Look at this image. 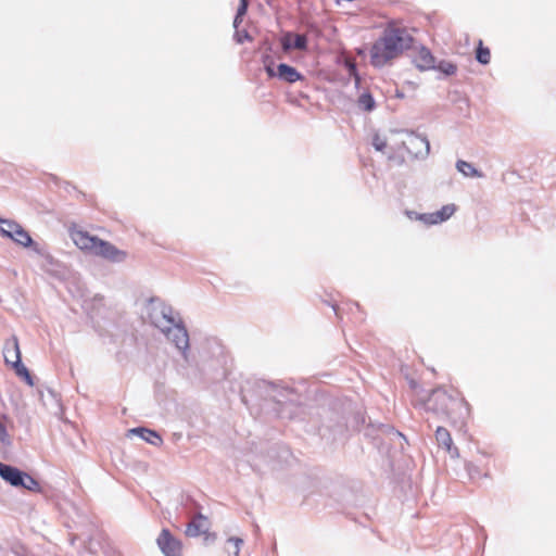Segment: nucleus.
Here are the masks:
<instances>
[{
	"instance_id": "f257e3e1",
	"label": "nucleus",
	"mask_w": 556,
	"mask_h": 556,
	"mask_svg": "<svg viewBox=\"0 0 556 556\" xmlns=\"http://www.w3.org/2000/svg\"><path fill=\"white\" fill-rule=\"evenodd\" d=\"M148 321L169 340L182 358L189 362V334L182 319L174 309L159 298H150L144 306Z\"/></svg>"
},
{
	"instance_id": "f03ea898",
	"label": "nucleus",
	"mask_w": 556,
	"mask_h": 556,
	"mask_svg": "<svg viewBox=\"0 0 556 556\" xmlns=\"http://www.w3.org/2000/svg\"><path fill=\"white\" fill-rule=\"evenodd\" d=\"M413 38L404 28L387 27L382 36L375 41L370 49V63L382 67L391 60L409 49Z\"/></svg>"
},
{
	"instance_id": "7ed1b4c3",
	"label": "nucleus",
	"mask_w": 556,
	"mask_h": 556,
	"mask_svg": "<svg viewBox=\"0 0 556 556\" xmlns=\"http://www.w3.org/2000/svg\"><path fill=\"white\" fill-rule=\"evenodd\" d=\"M427 412L443 416L452 422H463L469 415L468 403L460 397L448 394L443 388L432 390L422 404Z\"/></svg>"
},
{
	"instance_id": "20e7f679",
	"label": "nucleus",
	"mask_w": 556,
	"mask_h": 556,
	"mask_svg": "<svg viewBox=\"0 0 556 556\" xmlns=\"http://www.w3.org/2000/svg\"><path fill=\"white\" fill-rule=\"evenodd\" d=\"M70 236L75 245L88 254L113 263H122L127 257L125 251L117 249L111 242L102 240L97 236H91L88 231L73 228L70 230Z\"/></svg>"
},
{
	"instance_id": "39448f33",
	"label": "nucleus",
	"mask_w": 556,
	"mask_h": 556,
	"mask_svg": "<svg viewBox=\"0 0 556 556\" xmlns=\"http://www.w3.org/2000/svg\"><path fill=\"white\" fill-rule=\"evenodd\" d=\"M254 392L257 396L270 400L278 404L296 402V393L292 388L285 386L281 381L273 382L258 380L255 382Z\"/></svg>"
},
{
	"instance_id": "423d86ee",
	"label": "nucleus",
	"mask_w": 556,
	"mask_h": 556,
	"mask_svg": "<svg viewBox=\"0 0 556 556\" xmlns=\"http://www.w3.org/2000/svg\"><path fill=\"white\" fill-rule=\"evenodd\" d=\"M3 357L5 364L10 365L20 378L24 379L28 386H34V380L30 372L22 363L18 340L15 336H12L5 341L3 346Z\"/></svg>"
},
{
	"instance_id": "0eeeda50",
	"label": "nucleus",
	"mask_w": 556,
	"mask_h": 556,
	"mask_svg": "<svg viewBox=\"0 0 556 556\" xmlns=\"http://www.w3.org/2000/svg\"><path fill=\"white\" fill-rule=\"evenodd\" d=\"M402 144L407 153L415 159H426L430 153V142L425 136L408 132L407 139Z\"/></svg>"
},
{
	"instance_id": "6e6552de",
	"label": "nucleus",
	"mask_w": 556,
	"mask_h": 556,
	"mask_svg": "<svg viewBox=\"0 0 556 556\" xmlns=\"http://www.w3.org/2000/svg\"><path fill=\"white\" fill-rule=\"evenodd\" d=\"M156 543L164 556H181V542L177 540L168 529L161 531Z\"/></svg>"
},
{
	"instance_id": "1a4fd4ad",
	"label": "nucleus",
	"mask_w": 556,
	"mask_h": 556,
	"mask_svg": "<svg viewBox=\"0 0 556 556\" xmlns=\"http://www.w3.org/2000/svg\"><path fill=\"white\" fill-rule=\"evenodd\" d=\"M281 48L285 52L292 49L304 51L307 49V37L303 34L288 31L280 38Z\"/></svg>"
},
{
	"instance_id": "9d476101",
	"label": "nucleus",
	"mask_w": 556,
	"mask_h": 556,
	"mask_svg": "<svg viewBox=\"0 0 556 556\" xmlns=\"http://www.w3.org/2000/svg\"><path fill=\"white\" fill-rule=\"evenodd\" d=\"M210 529V521L208 519L203 516L202 514H198L194 516L191 521L187 525L186 528V535L190 538L199 536L200 534H204Z\"/></svg>"
},
{
	"instance_id": "9b49d317",
	"label": "nucleus",
	"mask_w": 556,
	"mask_h": 556,
	"mask_svg": "<svg viewBox=\"0 0 556 556\" xmlns=\"http://www.w3.org/2000/svg\"><path fill=\"white\" fill-rule=\"evenodd\" d=\"M435 440L438 445L445 448L451 457L457 458L459 456L458 448L453 445V440L447 429L438 427L435 430Z\"/></svg>"
},
{
	"instance_id": "f8f14e48",
	"label": "nucleus",
	"mask_w": 556,
	"mask_h": 556,
	"mask_svg": "<svg viewBox=\"0 0 556 556\" xmlns=\"http://www.w3.org/2000/svg\"><path fill=\"white\" fill-rule=\"evenodd\" d=\"M275 77L289 84L303 79V75L293 66L280 63L275 72Z\"/></svg>"
},
{
	"instance_id": "ddd939ff",
	"label": "nucleus",
	"mask_w": 556,
	"mask_h": 556,
	"mask_svg": "<svg viewBox=\"0 0 556 556\" xmlns=\"http://www.w3.org/2000/svg\"><path fill=\"white\" fill-rule=\"evenodd\" d=\"M22 475L23 471L16 467L0 463V477L12 486H20V484H23Z\"/></svg>"
},
{
	"instance_id": "4468645a",
	"label": "nucleus",
	"mask_w": 556,
	"mask_h": 556,
	"mask_svg": "<svg viewBox=\"0 0 556 556\" xmlns=\"http://www.w3.org/2000/svg\"><path fill=\"white\" fill-rule=\"evenodd\" d=\"M128 433L130 435H137L140 439H142L143 441H146L154 446H160L163 443L161 435L156 431L144 428V427L132 428L128 431Z\"/></svg>"
},
{
	"instance_id": "2eb2a0df",
	"label": "nucleus",
	"mask_w": 556,
	"mask_h": 556,
	"mask_svg": "<svg viewBox=\"0 0 556 556\" xmlns=\"http://www.w3.org/2000/svg\"><path fill=\"white\" fill-rule=\"evenodd\" d=\"M416 67L420 71H429L435 68V59L431 51L422 47L415 58Z\"/></svg>"
},
{
	"instance_id": "dca6fc26",
	"label": "nucleus",
	"mask_w": 556,
	"mask_h": 556,
	"mask_svg": "<svg viewBox=\"0 0 556 556\" xmlns=\"http://www.w3.org/2000/svg\"><path fill=\"white\" fill-rule=\"evenodd\" d=\"M456 168L459 173H462L465 177H477L481 178L483 177V174L477 169L472 164L458 160L456 162Z\"/></svg>"
},
{
	"instance_id": "f3484780",
	"label": "nucleus",
	"mask_w": 556,
	"mask_h": 556,
	"mask_svg": "<svg viewBox=\"0 0 556 556\" xmlns=\"http://www.w3.org/2000/svg\"><path fill=\"white\" fill-rule=\"evenodd\" d=\"M10 239L24 248H28V245H31L33 243L31 237L21 225L16 230H14Z\"/></svg>"
},
{
	"instance_id": "a211bd4d",
	"label": "nucleus",
	"mask_w": 556,
	"mask_h": 556,
	"mask_svg": "<svg viewBox=\"0 0 556 556\" xmlns=\"http://www.w3.org/2000/svg\"><path fill=\"white\" fill-rule=\"evenodd\" d=\"M243 544V540L238 536H231L226 542V552L228 556H240V549Z\"/></svg>"
},
{
	"instance_id": "6ab92c4d",
	"label": "nucleus",
	"mask_w": 556,
	"mask_h": 556,
	"mask_svg": "<svg viewBox=\"0 0 556 556\" xmlns=\"http://www.w3.org/2000/svg\"><path fill=\"white\" fill-rule=\"evenodd\" d=\"M456 211L455 204L443 205L439 211L434 212L437 224L447 220Z\"/></svg>"
},
{
	"instance_id": "aec40b11",
	"label": "nucleus",
	"mask_w": 556,
	"mask_h": 556,
	"mask_svg": "<svg viewBox=\"0 0 556 556\" xmlns=\"http://www.w3.org/2000/svg\"><path fill=\"white\" fill-rule=\"evenodd\" d=\"M357 103H358V106L366 112L372 111L376 106L375 99L372 98L371 93H369V92L362 93L358 97Z\"/></svg>"
},
{
	"instance_id": "412c9836",
	"label": "nucleus",
	"mask_w": 556,
	"mask_h": 556,
	"mask_svg": "<svg viewBox=\"0 0 556 556\" xmlns=\"http://www.w3.org/2000/svg\"><path fill=\"white\" fill-rule=\"evenodd\" d=\"M20 224L14 220L0 219V235L10 238Z\"/></svg>"
},
{
	"instance_id": "4be33fe9",
	"label": "nucleus",
	"mask_w": 556,
	"mask_h": 556,
	"mask_svg": "<svg viewBox=\"0 0 556 556\" xmlns=\"http://www.w3.org/2000/svg\"><path fill=\"white\" fill-rule=\"evenodd\" d=\"M22 482L23 484H20L21 488H24L26 490H29V491H34V492H40V484L39 482L33 478L30 475H28L27 472H24L23 471V475H22Z\"/></svg>"
},
{
	"instance_id": "5701e85b",
	"label": "nucleus",
	"mask_w": 556,
	"mask_h": 556,
	"mask_svg": "<svg viewBox=\"0 0 556 556\" xmlns=\"http://www.w3.org/2000/svg\"><path fill=\"white\" fill-rule=\"evenodd\" d=\"M434 70H438L439 72L443 73L446 76H452L456 73L457 67L454 63L443 60L435 64Z\"/></svg>"
},
{
	"instance_id": "b1692460",
	"label": "nucleus",
	"mask_w": 556,
	"mask_h": 556,
	"mask_svg": "<svg viewBox=\"0 0 556 556\" xmlns=\"http://www.w3.org/2000/svg\"><path fill=\"white\" fill-rule=\"evenodd\" d=\"M28 248H31V250L38 254L39 256H41L42 258H45V261L49 264H53V257L52 255L48 252V250L46 249V247L43 245H40L38 244L37 242H34L31 243V245H28Z\"/></svg>"
},
{
	"instance_id": "393cba45",
	"label": "nucleus",
	"mask_w": 556,
	"mask_h": 556,
	"mask_svg": "<svg viewBox=\"0 0 556 556\" xmlns=\"http://www.w3.org/2000/svg\"><path fill=\"white\" fill-rule=\"evenodd\" d=\"M476 58H477V61L483 65L490 63V60H491L490 50H489V48L483 47L481 41L477 49Z\"/></svg>"
},
{
	"instance_id": "a878e982",
	"label": "nucleus",
	"mask_w": 556,
	"mask_h": 556,
	"mask_svg": "<svg viewBox=\"0 0 556 556\" xmlns=\"http://www.w3.org/2000/svg\"><path fill=\"white\" fill-rule=\"evenodd\" d=\"M262 61H263L265 72L268 75V77H270V78L275 77L276 70H275V62H274L273 58L269 54H265L262 58Z\"/></svg>"
},
{
	"instance_id": "bb28decb",
	"label": "nucleus",
	"mask_w": 556,
	"mask_h": 556,
	"mask_svg": "<svg viewBox=\"0 0 556 556\" xmlns=\"http://www.w3.org/2000/svg\"><path fill=\"white\" fill-rule=\"evenodd\" d=\"M233 39L237 43H243L245 40L251 41L252 37L245 29H235Z\"/></svg>"
},
{
	"instance_id": "cd10ccee",
	"label": "nucleus",
	"mask_w": 556,
	"mask_h": 556,
	"mask_svg": "<svg viewBox=\"0 0 556 556\" xmlns=\"http://www.w3.org/2000/svg\"><path fill=\"white\" fill-rule=\"evenodd\" d=\"M371 143L374 148L379 152H383L387 147V140L382 138L379 134L374 135Z\"/></svg>"
},
{
	"instance_id": "c85d7f7f",
	"label": "nucleus",
	"mask_w": 556,
	"mask_h": 556,
	"mask_svg": "<svg viewBox=\"0 0 556 556\" xmlns=\"http://www.w3.org/2000/svg\"><path fill=\"white\" fill-rule=\"evenodd\" d=\"M416 218L421 220L426 225H437L434 212L433 213L416 214Z\"/></svg>"
},
{
	"instance_id": "c756f323",
	"label": "nucleus",
	"mask_w": 556,
	"mask_h": 556,
	"mask_svg": "<svg viewBox=\"0 0 556 556\" xmlns=\"http://www.w3.org/2000/svg\"><path fill=\"white\" fill-rule=\"evenodd\" d=\"M249 7V0H240L239 7L237 9V15L244 16Z\"/></svg>"
},
{
	"instance_id": "7c9ffc66",
	"label": "nucleus",
	"mask_w": 556,
	"mask_h": 556,
	"mask_svg": "<svg viewBox=\"0 0 556 556\" xmlns=\"http://www.w3.org/2000/svg\"><path fill=\"white\" fill-rule=\"evenodd\" d=\"M9 440V434L5 426L0 421V441L5 443Z\"/></svg>"
},
{
	"instance_id": "2f4dec72",
	"label": "nucleus",
	"mask_w": 556,
	"mask_h": 556,
	"mask_svg": "<svg viewBox=\"0 0 556 556\" xmlns=\"http://www.w3.org/2000/svg\"><path fill=\"white\" fill-rule=\"evenodd\" d=\"M242 17L243 16H239V15L236 14V16L233 18V28L235 29H239V25L242 22Z\"/></svg>"
},
{
	"instance_id": "473e14b6",
	"label": "nucleus",
	"mask_w": 556,
	"mask_h": 556,
	"mask_svg": "<svg viewBox=\"0 0 556 556\" xmlns=\"http://www.w3.org/2000/svg\"><path fill=\"white\" fill-rule=\"evenodd\" d=\"M388 429L391 432V434H393L395 437H399V438H402V439H405L404 435L401 432L395 431L393 428H388Z\"/></svg>"
},
{
	"instance_id": "72a5a7b5",
	"label": "nucleus",
	"mask_w": 556,
	"mask_h": 556,
	"mask_svg": "<svg viewBox=\"0 0 556 556\" xmlns=\"http://www.w3.org/2000/svg\"><path fill=\"white\" fill-rule=\"evenodd\" d=\"M396 97H397V98H403V97H404V94H403L402 92H399V91H397V92H396Z\"/></svg>"
},
{
	"instance_id": "f704fd0d",
	"label": "nucleus",
	"mask_w": 556,
	"mask_h": 556,
	"mask_svg": "<svg viewBox=\"0 0 556 556\" xmlns=\"http://www.w3.org/2000/svg\"><path fill=\"white\" fill-rule=\"evenodd\" d=\"M471 467H472L471 465H467V470H468L469 473L472 472Z\"/></svg>"
}]
</instances>
